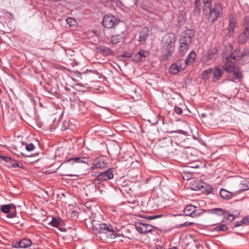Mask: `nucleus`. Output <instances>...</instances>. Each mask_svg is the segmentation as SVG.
I'll list each match as a JSON object with an SVG mask.
<instances>
[{
    "instance_id": "nucleus-1",
    "label": "nucleus",
    "mask_w": 249,
    "mask_h": 249,
    "mask_svg": "<svg viewBox=\"0 0 249 249\" xmlns=\"http://www.w3.org/2000/svg\"><path fill=\"white\" fill-rule=\"evenodd\" d=\"M176 38L174 34H166L162 37L161 42L162 45V54L160 56V59L162 61L168 60L172 56L175 47Z\"/></svg>"
},
{
    "instance_id": "nucleus-2",
    "label": "nucleus",
    "mask_w": 249,
    "mask_h": 249,
    "mask_svg": "<svg viewBox=\"0 0 249 249\" xmlns=\"http://www.w3.org/2000/svg\"><path fill=\"white\" fill-rule=\"evenodd\" d=\"M245 53H240L239 50H236L230 56H226L225 59H224V65L223 69L228 72L231 71V70L235 68L233 62L231 61V59L234 60H238V58H243L245 55L249 53L248 50H245Z\"/></svg>"
},
{
    "instance_id": "nucleus-3",
    "label": "nucleus",
    "mask_w": 249,
    "mask_h": 249,
    "mask_svg": "<svg viewBox=\"0 0 249 249\" xmlns=\"http://www.w3.org/2000/svg\"><path fill=\"white\" fill-rule=\"evenodd\" d=\"M204 13L208 15V20L213 22L217 20L223 12V6L220 3H216L213 6L209 7L207 10L203 11Z\"/></svg>"
},
{
    "instance_id": "nucleus-4",
    "label": "nucleus",
    "mask_w": 249,
    "mask_h": 249,
    "mask_svg": "<svg viewBox=\"0 0 249 249\" xmlns=\"http://www.w3.org/2000/svg\"><path fill=\"white\" fill-rule=\"evenodd\" d=\"M113 168H110L106 171L100 173L98 175L97 178L94 179V183H99V182L100 180H107L113 178L114 177V174L113 173ZM92 187L93 189H94L95 192L96 193H97V192L99 191L100 194L102 193V191L101 189H100V185H97L95 184L94 185H92Z\"/></svg>"
},
{
    "instance_id": "nucleus-5",
    "label": "nucleus",
    "mask_w": 249,
    "mask_h": 249,
    "mask_svg": "<svg viewBox=\"0 0 249 249\" xmlns=\"http://www.w3.org/2000/svg\"><path fill=\"white\" fill-rule=\"evenodd\" d=\"M244 30L238 37V42L243 44L249 40V17H246L243 20Z\"/></svg>"
},
{
    "instance_id": "nucleus-6",
    "label": "nucleus",
    "mask_w": 249,
    "mask_h": 249,
    "mask_svg": "<svg viewBox=\"0 0 249 249\" xmlns=\"http://www.w3.org/2000/svg\"><path fill=\"white\" fill-rule=\"evenodd\" d=\"M120 22V20L115 16L110 15L104 16L103 20V26L107 29L115 28L116 26Z\"/></svg>"
},
{
    "instance_id": "nucleus-7",
    "label": "nucleus",
    "mask_w": 249,
    "mask_h": 249,
    "mask_svg": "<svg viewBox=\"0 0 249 249\" xmlns=\"http://www.w3.org/2000/svg\"><path fill=\"white\" fill-rule=\"evenodd\" d=\"M93 228L96 231V233L99 234H108L114 232L112 226L106 223L99 224L96 227L94 226Z\"/></svg>"
},
{
    "instance_id": "nucleus-8",
    "label": "nucleus",
    "mask_w": 249,
    "mask_h": 249,
    "mask_svg": "<svg viewBox=\"0 0 249 249\" xmlns=\"http://www.w3.org/2000/svg\"><path fill=\"white\" fill-rule=\"evenodd\" d=\"M186 67V63H183V60H179L170 66L169 71L171 73L176 74L178 72L183 71Z\"/></svg>"
},
{
    "instance_id": "nucleus-9",
    "label": "nucleus",
    "mask_w": 249,
    "mask_h": 249,
    "mask_svg": "<svg viewBox=\"0 0 249 249\" xmlns=\"http://www.w3.org/2000/svg\"><path fill=\"white\" fill-rule=\"evenodd\" d=\"M108 167L107 160L103 156H100L94 160L93 166L91 167V170L93 171L95 168L104 169Z\"/></svg>"
},
{
    "instance_id": "nucleus-10",
    "label": "nucleus",
    "mask_w": 249,
    "mask_h": 249,
    "mask_svg": "<svg viewBox=\"0 0 249 249\" xmlns=\"http://www.w3.org/2000/svg\"><path fill=\"white\" fill-rule=\"evenodd\" d=\"M137 231L141 233H147L153 230V227L150 225L138 222L135 224Z\"/></svg>"
},
{
    "instance_id": "nucleus-11",
    "label": "nucleus",
    "mask_w": 249,
    "mask_h": 249,
    "mask_svg": "<svg viewBox=\"0 0 249 249\" xmlns=\"http://www.w3.org/2000/svg\"><path fill=\"white\" fill-rule=\"evenodd\" d=\"M233 79L231 80L235 82H240L243 79V74L238 68L235 67L231 71H229Z\"/></svg>"
},
{
    "instance_id": "nucleus-12",
    "label": "nucleus",
    "mask_w": 249,
    "mask_h": 249,
    "mask_svg": "<svg viewBox=\"0 0 249 249\" xmlns=\"http://www.w3.org/2000/svg\"><path fill=\"white\" fill-rule=\"evenodd\" d=\"M217 54V50L215 49L209 50L202 57L201 61L203 63H206L208 61L213 59Z\"/></svg>"
},
{
    "instance_id": "nucleus-13",
    "label": "nucleus",
    "mask_w": 249,
    "mask_h": 249,
    "mask_svg": "<svg viewBox=\"0 0 249 249\" xmlns=\"http://www.w3.org/2000/svg\"><path fill=\"white\" fill-rule=\"evenodd\" d=\"M201 0H195L196 10L199 11L200 10ZM203 3V11L207 10L209 7H211L213 0H202Z\"/></svg>"
},
{
    "instance_id": "nucleus-14",
    "label": "nucleus",
    "mask_w": 249,
    "mask_h": 249,
    "mask_svg": "<svg viewBox=\"0 0 249 249\" xmlns=\"http://www.w3.org/2000/svg\"><path fill=\"white\" fill-rule=\"evenodd\" d=\"M192 35L190 30L186 31L183 32L180 36L179 42L185 44L191 45L192 43Z\"/></svg>"
},
{
    "instance_id": "nucleus-15",
    "label": "nucleus",
    "mask_w": 249,
    "mask_h": 249,
    "mask_svg": "<svg viewBox=\"0 0 249 249\" xmlns=\"http://www.w3.org/2000/svg\"><path fill=\"white\" fill-rule=\"evenodd\" d=\"M184 212L186 215L190 216L192 217H194L199 214V213L196 210V207L192 205L187 206L184 210Z\"/></svg>"
},
{
    "instance_id": "nucleus-16",
    "label": "nucleus",
    "mask_w": 249,
    "mask_h": 249,
    "mask_svg": "<svg viewBox=\"0 0 249 249\" xmlns=\"http://www.w3.org/2000/svg\"><path fill=\"white\" fill-rule=\"evenodd\" d=\"M212 213L218 214L222 215L224 214V216L229 221H232L234 219V217L232 214L227 213L226 211L221 208H216L212 210Z\"/></svg>"
},
{
    "instance_id": "nucleus-17",
    "label": "nucleus",
    "mask_w": 249,
    "mask_h": 249,
    "mask_svg": "<svg viewBox=\"0 0 249 249\" xmlns=\"http://www.w3.org/2000/svg\"><path fill=\"white\" fill-rule=\"evenodd\" d=\"M32 245V242L29 239H23L14 244V247L16 248H26Z\"/></svg>"
},
{
    "instance_id": "nucleus-18",
    "label": "nucleus",
    "mask_w": 249,
    "mask_h": 249,
    "mask_svg": "<svg viewBox=\"0 0 249 249\" xmlns=\"http://www.w3.org/2000/svg\"><path fill=\"white\" fill-rule=\"evenodd\" d=\"M224 72L223 68H221L219 66L215 67L213 71V81L216 82L219 78L222 76Z\"/></svg>"
},
{
    "instance_id": "nucleus-19",
    "label": "nucleus",
    "mask_w": 249,
    "mask_h": 249,
    "mask_svg": "<svg viewBox=\"0 0 249 249\" xmlns=\"http://www.w3.org/2000/svg\"><path fill=\"white\" fill-rule=\"evenodd\" d=\"M124 29L117 35L112 36L111 37L110 43L112 44H116L120 42L124 39Z\"/></svg>"
},
{
    "instance_id": "nucleus-20",
    "label": "nucleus",
    "mask_w": 249,
    "mask_h": 249,
    "mask_svg": "<svg viewBox=\"0 0 249 249\" xmlns=\"http://www.w3.org/2000/svg\"><path fill=\"white\" fill-rule=\"evenodd\" d=\"M236 26V21L235 18H230L229 20V26L228 27L229 36L233 35L235 32V28Z\"/></svg>"
},
{
    "instance_id": "nucleus-21",
    "label": "nucleus",
    "mask_w": 249,
    "mask_h": 249,
    "mask_svg": "<svg viewBox=\"0 0 249 249\" xmlns=\"http://www.w3.org/2000/svg\"><path fill=\"white\" fill-rule=\"evenodd\" d=\"M89 161V159L88 157H76L74 158H71L66 161V163H69L71 162L74 163H88Z\"/></svg>"
},
{
    "instance_id": "nucleus-22",
    "label": "nucleus",
    "mask_w": 249,
    "mask_h": 249,
    "mask_svg": "<svg viewBox=\"0 0 249 249\" xmlns=\"http://www.w3.org/2000/svg\"><path fill=\"white\" fill-rule=\"evenodd\" d=\"M149 53L147 51L141 50L139 52L136 53L135 55L134 58L136 61H141L143 58L148 56Z\"/></svg>"
},
{
    "instance_id": "nucleus-23",
    "label": "nucleus",
    "mask_w": 249,
    "mask_h": 249,
    "mask_svg": "<svg viewBox=\"0 0 249 249\" xmlns=\"http://www.w3.org/2000/svg\"><path fill=\"white\" fill-rule=\"evenodd\" d=\"M147 208L149 211H153L159 208L157 200L155 199H150L147 204Z\"/></svg>"
},
{
    "instance_id": "nucleus-24",
    "label": "nucleus",
    "mask_w": 249,
    "mask_h": 249,
    "mask_svg": "<svg viewBox=\"0 0 249 249\" xmlns=\"http://www.w3.org/2000/svg\"><path fill=\"white\" fill-rule=\"evenodd\" d=\"M148 36V29L147 28H144L140 33V36L138 39L139 42L144 41Z\"/></svg>"
},
{
    "instance_id": "nucleus-25",
    "label": "nucleus",
    "mask_w": 249,
    "mask_h": 249,
    "mask_svg": "<svg viewBox=\"0 0 249 249\" xmlns=\"http://www.w3.org/2000/svg\"><path fill=\"white\" fill-rule=\"evenodd\" d=\"M10 160H4L5 161V165L6 166L9 168H16L17 167H20L18 161L10 157H8Z\"/></svg>"
},
{
    "instance_id": "nucleus-26",
    "label": "nucleus",
    "mask_w": 249,
    "mask_h": 249,
    "mask_svg": "<svg viewBox=\"0 0 249 249\" xmlns=\"http://www.w3.org/2000/svg\"><path fill=\"white\" fill-rule=\"evenodd\" d=\"M220 196L223 199H230L232 197V194L230 192L222 189L220 191Z\"/></svg>"
},
{
    "instance_id": "nucleus-27",
    "label": "nucleus",
    "mask_w": 249,
    "mask_h": 249,
    "mask_svg": "<svg viewBox=\"0 0 249 249\" xmlns=\"http://www.w3.org/2000/svg\"><path fill=\"white\" fill-rule=\"evenodd\" d=\"M196 56V53L194 51H192L186 59L185 61L183 60V63H186V65L193 63L195 61Z\"/></svg>"
},
{
    "instance_id": "nucleus-28",
    "label": "nucleus",
    "mask_w": 249,
    "mask_h": 249,
    "mask_svg": "<svg viewBox=\"0 0 249 249\" xmlns=\"http://www.w3.org/2000/svg\"><path fill=\"white\" fill-rule=\"evenodd\" d=\"M239 190L242 191L249 190V180H242L239 184Z\"/></svg>"
},
{
    "instance_id": "nucleus-29",
    "label": "nucleus",
    "mask_w": 249,
    "mask_h": 249,
    "mask_svg": "<svg viewBox=\"0 0 249 249\" xmlns=\"http://www.w3.org/2000/svg\"><path fill=\"white\" fill-rule=\"evenodd\" d=\"M190 46V44L179 42V52L180 54L184 55L186 53Z\"/></svg>"
},
{
    "instance_id": "nucleus-30",
    "label": "nucleus",
    "mask_w": 249,
    "mask_h": 249,
    "mask_svg": "<svg viewBox=\"0 0 249 249\" xmlns=\"http://www.w3.org/2000/svg\"><path fill=\"white\" fill-rule=\"evenodd\" d=\"M60 224V220L56 217L53 218L49 223V225L54 227H57Z\"/></svg>"
},
{
    "instance_id": "nucleus-31",
    "label": "nucleus",
    "mask_w": 249,
    "mask_h": 249,
    "mask_svg": "<svg viewBox=\"0 0 249 249\" xmlns=\"http://www.w3.org/2000/svg\"><path fill=\"white\" fill-rule=\"evenodd\" d=\"M228 227L225 224H221L215 228V230L216 231H226L228 230Z\"/></svg>"
},
{
    "instance_id": "nucleus-32",
    "label": "nucleus",
    "mask_w": 249,
    "mask_h": 249,
    "mask_svg": "<svg viewBox=\"0 0 249 249\" xmlns=\"http://www.w3.org/2000/svg\"><path fill=\"white\" fill-rule=\"evenodd\" d=\"M66 21L68 24H69L71 26H74L76 24V21L75 19L72 18H68L66 19Z\"/></svg>"
},
{
    "instance_id": "nucleus-33",
    "label": "nucleus",
    "mask_w": 249,
    "mask_h": 249,
    "mask_svg": "<svg viewBox=\"0 0 249 249\" xmlns=\"http://www.w3.org/2000/svg\"><path fill=\"white\" fill-rule=\"evenodd\" d=\"M10 209V206L9 205H1L0 207L1 211L4 213H8Z\"/></svg>"
},
{
    "instance_id": "nucleus-34",
    "label": "nucleus",
    "mask_w": 249,
    "mask_h": 249,
    "mask_svg": "<svg viewBox=\"0 0 249 249\" xmlns=\"http://www.w3.org/2000/svg\"><path fill=\"white\" fill-rule=\"evenodd\" d=\"M101 51L106 54H109L111 52V50L109 48L106 47H102L101 48Z\"/></svg>"
},
{
    "instance_id": "nucleus-35",
    "label": "nucleus",
    "mask_w": 249,
    "mask_h": 249,
    "mask_svg": "<svg viewBox=\"0 0 249 249\" xmlns=\"http://www.w3.org/2000/svg\"><path fill=\"white\" fill-rule=\"evenodd\" d=\"M25 148L28 151H31L34 149L35 146L32 143H29V144H27L26 145Z\"/></svg>"
},
{
    "instance_id": "nucleus-36",
    "label": "nucleus",
    "mask_w": 249,
    "mask_h": 249,
    "mask_svg": "<svg viewBox=\"0 0 249 249\" xmlns=\"http://www.w3.org/2000/svg\"><path fill=\"white\" fill-rule=\"evenodd\" d=\"M175 112L178 114H181L183 112V110L181 108L175 106L174 107Z\"/></svg>"
},
{
    "instance_id": "nucleus-37",
    "label": "nucleus",
    "mask_w": 249,
    "mask_h": 249,
    "mask_svg": "<svg viewBox=\"0 0 249 249\" xmlns=\"http://www.w3.org/2000/svg\"><path fill=\"white\" fill-rule=\"evenodd\" d=\"M194 224V222H185L183 224H180L179 225V227L181 228V227H188V226H192Z\"/></svg>"
},
{
    "instance_id": "nucleus-38",
    "label": "nucleus",
    "mask_w": 249,
    "mask_h": 249,
    "mask_svg": "<svg viewBox=\"0 0 249 249\" xmlns=\"http://www.w3.org/2000/svg\"><path fill=\"white\" fill-rule=\"evenodd\" d=\"M240 223L243 224L249 223V216L244 217L242 220L240 221Z\"/></svg>"
},
{
    "instance_id": "nucleus-39",
    "label": "nucleus",
    "mask_w": 249,
    "mask_h": 249,
    "mask_svg": "<svg viewBox=\"0 0 249 249\" xmlns=\"http://www.w3.org/2000/svg\"><path fill=\"white\" fill-rule=\"evenodd\" d=\"M213 71V69L209 68L208 70L204 71L202 73V76L203 78H205V74H209L211 73Z\"/></svg>"
},
{
    "instance_id": "nucleus-40",
    "label": "nucleus",
    "mask_w": 249,
    "mask_h": 249,
    "mask_svg": "<svg viewBox=\"0 0 249 249\" xmlns=\"http://www.w3.org/2000/svg\"><path fill=\"white\" fill-rule=\"evenodd\" d=\"M10 160V159L8 158V156L0 155V160Z\"/></svg>"
},
{
    "instance_id": "nucleus-41",
    "label": "nucleus",
    "mask_w": 249,
    "mask_h": 249,
    "mask_svg": "<svg viewBox=\"0 0 249 249\" xmlns=\"http://www.w3.org/2000/svg\"><path fill=\"white\" fill-rule=\"evenodd\" d=\"M160 215H153V216H148L147 217H146L148 219H154L158 217H160Z\"/></svg>"
},
{
    "instance_id": "nucleus-42",
    "label": "nucleus",
    "mask_w": 249,
    "mask_h": 249,
    "mask_svg": "<svg viewBox=\"0 0 249 249\" xmlns=\"http://www.w3.org/2000/svg\"><path fill=\"white\" fill-rule=\"evenodd\" d=\"M132 55V53H125L123 54V55H122L124 57H131Z\"/></svg>"
},
{
    "instance_id": "nucleus-43",
    "label": "nucleus",
    "mask_w": 249,
    "mask_h": 249,
    "mask_svg": "<svg viewBox=\"0 0 249 249\" xmlns=\"http://www.w3.org/2000/svg\"><path fill=\"white\" fill-rule=\"evenodd\" d=\"M205 183L203 182H199V184L198 186V189H201V188H204Z\"/></svg>"
},
{
    "instance_id": "nucleus-44",
    "label": "nucleus",
    "mask_w": 249,
    "mask_h": 249,
    "mask_svg": "<svg viewBox=\"0 0 249 249\" xmlns=\"http://www.w3.org/2000/svg\"><path fill=\"white\" fill-rule=\"evenodd\" d=\"M243 224L240 223V222H236L235 225H234V227H239V226H240L241 225H242Z\"/></svg>"
},
{
    "instance_id": "nucleus-45",
    "label": "nucleus",
    "mask_w": 249,
    "mask_h": 249,
    "mask_svg": "<svg viewBox=\"0 0 249 249\" xmlns=\"http://www.w3.org/2000/svg\"><path fill=\"white\" fill-rule=\"evenodd\" d=\"M169 249H178V248L176 247H173Z\"/></svg>"
},
{
    "instance_id": "nucleus-46",
    "label": "nucleus",
    "mask_w": 249,
    "mask_h": 249,
    "mask_svg": "<svg viewBox=\"0 0 249 249\" xmlns=\"http://www.w3.org/2000/svg\"><path fill=\"white\" fill-rule=\"evenodd\" d=\"M9 217H15V214H11L10 216H9Z\"/></svg>"
},
{
    "instance_id": "nucleus-47",
    "label": "nucleus",
    "mask_w": 249,
    "mask_h": 249,
    "mask_svg": "<svg viewBox=\"0 0 249 249\" xmlns=\"http://www.w3.org/2000/svg\"><path fill=\"white\" fill-rule=\"evenodd\" d=\"M208 74H205V78L204 79H207Z\"/></svg>"
},
{
    "instance_id": "nucleus-48",
    "label": "nucleus",
    "mask_w": 249,
    "mask_h": 249,
    "mask_svg": "<svg viewBox=\"0 0 249 249\" xmlns=\"http://www.w3.org/2000/svg\"><path fill=\"white\" fill-rule=\"evenodd\" d=\"M133 0V1L135 3L136 2V1H136V0Z\"/></svg>"
},
{
    "instance_id": "nucleus-49",
    "label": "nucleus",
    "mask_w": 249,
    "mask_h": 249,
    "mask_svg": "<svg viewBox=\"0 0 249 249\" xmlns=\"http://www.w3.org/2000/svg\"><path fill=\"white\" fill-rule=\"evenodd\" d=\"M197 167H198V165H196V166H195V168H197Z\"/></svg>"
},
{
    "instance_id": "nucleus-50",
    "label": "nucleus",
    "mask_w": 249,
    "mask_h": 249,
    "mask_svg": "<svg viewBox=\"0 0 249 249\" xmlns=\"http://www.w3.org/2000/svg\"><path fill=\"white\" fill-rule=\"evenodd\" d=\"M180 131H181L180 130H179L177 131L176 132Z\"/></svg>"
}]
</instances>
